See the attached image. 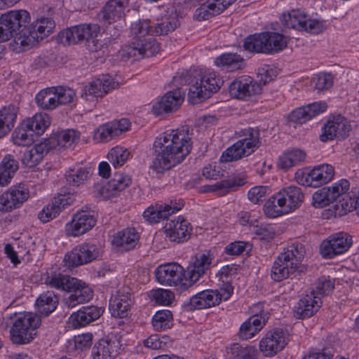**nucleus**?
<instances>
[{"mask_svg":"<svg viewBox=\"0 0 359 359\" xmlns=\"http://www.w3.org/2000/svg\"><path fill=\"white\" fill-rule=\"evenodd\" d=\"M172 83L177 88L166 93L153 105L152 111L156 115L174 111L180 107L184 93L180 86L189 85L188 97L192 103H197L217 93L224 81L214 70L194 67L178 71L172 78Z\"/></svg>","mask_w":359,"mask_h":359,"instance_id":"f257e3e1","label":"nucleus"},{"mask_svg":"<svg viewBox=\"0 0 359 359\" xmlns=\"http://www.w3.org/2000/svg\"><path fill=\"white\" fill-rule=\"evenodd\" d=\"M187 127L159 134L153 143L154 158L150 166L156 174H163L182 163L191 149Z\"/></svg>","mask_w":359,"mask_h":359,"instance_id":"f03ea898","label":"nucleus"},{"mask_svg":"<svg viewBox=\"0 0 359 359\" xmlns=\"http://www.w3.org/2000/svg\"><path fill=\"white\" fill-rule=\"evenodd\" d=\"M243 55L225 53L215 59V66L221 70L233 72L245 66L244 57L250 58L255 53L274 55L282 52L286 46H243Z\"/></svg>","mask_w":359,"mask_h":359,"instance_id":"7ed1b4c3","label":"nucleus"},{"mask_svg":"<svg viewBox=\"0 0 359 359\" xmlns=\"http://www.w3.org/2000/svg\"><path fill=\"white\" fill-rule=\"evenodd\" d=\"M260 143L259 130L257 128H245L241 130L239 139L222 153L220 161L228 163L248 156L259 148Z\"/></svg>","mask_w":359,"mask_h":359,"instance_id":"20e7f679","label":"nucleus"},{"mask_svg":"<svg viewBox=\"0 0 359 359\" xmlns=\"http://www.w3.org/2000/svg\"><path fill=\"white\" fill-rule=\"evenodd\" d=\"M180 25L178 15L172 13L168 18H165L161 23H158L154 27L149 25L146 20H140L133 22L131 25V32L138 39L139 45H154L156 39L152 36L156 35L167 34L174 31Z\"/></svg>","mask_w":359,"mask_h":359,"instance_id":"39448f33","label":"nucleus"},{"mask_svg":"<svg viewBox=\"0 0 359 359\" xmlns=\"http://www.w3.org/2000/svg\"><path fill=\"white\" fill-rule=\"evenodd\" d=\"M233 287L231 283L224 282L219 289H208L191 296L187 310H200L209 309L219 305L222 301H228L233 293Z\"/></svg>","mask_w":359,"mask_h":359,"instance_id":"423d86ee","label":"nucleus"},{"mask_svg":"<svg viewBox=\"0 0 359 359\" xmlns=\"http://www.w3.org/2000/svg\"><path fill=\"white\" fill-rule=\"evenodd\" d=\"M41 320L33 313H20L11 327V340L16 344H26L30 342L36 334V329Z\"/></svg>","mask_w":359,"mask_h":359,"instance_id":"0eeeda50","label":"nucleus"},{"mask_svg":"<svg viewBox=\"0 0 359 359\" xmlns=\"http://www.w3.org/2000/svg\"><path fill=\"white\" fill-rule=\"evenodd\" d=\"M100 32L98 24H81L60 32L55 42L61 45L94 43Z\"/></svg>","mask_w":359,"mask_h":359,"instance_id":"6e6552de","label":"nucleus"},{"mask_svg":"<svg viewBox=\"0 0 359 359\" xmlns=\"http://www.w3.org/2000/svg\"><path fill=\"white\" fill-rule=\"evenodd\" d=\"M27 25L22 26L15 38V45L39 43L53 33L55 27L54 20L49 18H41Z\"/></svg>","mask_w":359,"mask_h":359,"instance_id":"1a4fd4ad","label":"nucleus"},{"mask_svg":"<svg viewBox=\"0 0 359 359\" xmlns=\"http://www.w3.org/2000/svg\"><path fill=\"white\" fill-rule=\"evenodd\" d=\"M29 13L26 10H13L0 16V43L15 38L21 30L22 26L30 22Z\"/></svg>","mask_w":359,"mask_h":359,"instance_id":"9d476101","label":"nucleus"},{"mask_svg":"<svg viewBox=\"0 0 359 359\" xmlns=\"http://www.w3.org/2000/svg\"><path fill=\"white\" fill-rule=\"evenodd\" d=\"M156 280L161 285L175 286L180 291L190 287L184 268L175 262L160 265L155 270Z\"/></svg>","mask_w":359,"mask_h":359,"instance_id":"9b49d317","label":"nucleus"},{"mask_svg":"<svg viewBox=\"0 0 359 359\" xmlns=\"http://www.w3.org/2000/svg\"><path fill=\"white\" fill-rule=\"evenodd\" d=\"M334 174L330 164H320L313 169L298 170L295 172L296 181L303 186L318 187L331 181Z\"/></svg>","mask_w":359,"mask_h":359,"instance_id":"f8f14e48","label":"nucleus"},{"mask_svg":"<svg viewBox=\"0 0 359 359\" xmlns=\"http://www.w3.org/2000/svg\"><path fill=\"white\" fill-rule=\"evenodd\" d=\"M280 21L287 28L311 34H318L323 29L320 22L310 19L309 15L300 9H294L283 13Z\"/></svg>","mask_w":359,"mask_h":359,"instance_id":"ddd939ff","label":"nucleus"},{"mask_svg":"<svg viewBox=\"0 0 359 359\" xmlns=\"http://www.w3.org/2000/svg\"><path fill=\"white\" fill-rule=\"evenodd\" d=\"M353 243L352 237L344 232L330 236L320 245V252L323 258L332 259L345 253Z\"/></svg>","mask_w":359,"mask_h":359,"instance_id":"4468645a","label":"nucleus"},{"mask_svg":"<svg viewBox=\"0 0 359 359\" xmlns=\"http://www.w3.org/2000/svg\"><path fill=\"white\" fill-rule=\"evenodd\" d=\"M99 255L100 249L97 245L83 243L75 246L71 252L66 254L64 262L67 267H75L93 262Z\"/></svg>","mask_w":359,"mask_h":359,"instance_id":"2eb2a0df","label":"nucleus"},{"mask_svg":"<svg viewBox=\"0 0 359 359\" xmlns=\"http://www.w3.org/2000/svg\"><path fill=\"white\" fill-rule=\"evenodd\" d=\"M117 83L109 74L102 75L86 84L81 92V97L88 102L97 101L114 89Z\"/></svg>","mask_w":359,"mask_h":359,"instance_id":"dca6fc26","label":"nucleus"},{"mask_svg":"<svg viewBox=\"0 0 359 359\" xmlns=\"http://www.w3.org/2000/svg\"><path fill=\"white\" fill-rule=\"evenodd\" d=\"M350 130L351 126L344 116H330L321 127L319 140L323 142H327L334 139H344L348 135Z\"/></svg>","mask_w":359,"mask_h":359,"instance_id":"f3484780","label":"nucleus"},{"mask_svg":"<svg viewBox=\"0 0 359 359\" xmlns=\"http://www.w3.org/2000/svg\"><path fill=\"white\" fill-rule=\"evenodd\" d=\"M29 197V189L25 184L12 186L0 196V211L9 212L19 208Z\"/></svg>","mask_w":359,"mask_h":359,"instance_id":"a211bd4d","label":"nucleus"},{"mask_svg":"<svg viewBox=\"0 0 359 359\" xmlns=\"http://www.w3.org/2000/svg\"><path fill=\"white\" fill-rule=\"evenodd\" d=\"M288 341V334L282 328L268 331L259 341V349L264 356L271 357L284 348Z\"/></svg>","mask_w":359,"mask_h":359,"instance_id":"6ab92c4d","label":"nucleus"},{"mask_svg":"<svg viewBox=\"0 0 359 359\" xmlns=\"http://www.w3.org/2000/svg\"><path fill=\"white\" fill-rule=\"evenodd\" d=\"M96 224L93 212L81 210L75 213L72 220L65 226V231L68 236L76 237L86 233Z\"/></svg>","mask_w":359,"mask_h":359,"instance_id":"aec40b11","label":"nucleus"},{"mask_svg":"<svg viewBox=\"0 0 359 359\" xmlns=\"http://www.w3.org/2000/svg\"><path fill=\"white\" fill-rule=\"evenodd\" d=\"M232 97L240 100H245L262 92L261 83L249 76H242L233 81L229 87Z\"/></svg>","mask_w":359,"mask_h":359,"instance_id":"412c9836","label":"nucleus"},{"mask_svg":"<svg viewBox=\"0 0 359 359\" xmlns=\"http://www.w3.org/2000/svg\"><path fill=\"white\" fill-rule=\"evenodd\" d=\"M305 255V248L301 243H292L277 257L276 260L283 266L291 274H294Z\"/></svg>","mask_w":359,"mask_h":359,"instance_id":"4be33fe9","label":"nucleus"},{"mask_svg":"<svg viewBox=\"0 0 359 359\" xmlns=\"http://www.w3.org/2000/svg\"><path fill=\"white\" fill-rule=\"evenodd\" d=\"M74 201L75 196L74 194H59L51 203L44 206L39 212L38 217L43 223H46L55 218L62 209L72 205Z\"/></svg>","mask_w":359,"mask_h":359,"instance_id":"5701e85b","label":"nucleus"},{"mask_svg":"<svg viewBox=\"0 0 359 359\" xmlns=\"http://www.w3.org/2000/svg\"><path fill=\"white\" fill-rule=\"evenodd\" d=\"M103 311V309L97 306H82L77 311L73 312L70 315L67 320L68 327L72 329L85 327L97 320L102 316Z\"/></svg>","mask_w":359,"mask_h":359,"instance_id":"b1692460","label":"nucleus"},{"mask_svg":"<svg viewBox=\"0 0 359 359\" xmlns=\"http://www.w3.org/2000/svg\"><path fill=\"white\" fill-rule=\"evenodd\" d=\"M277 194L278 204L283 208L285 215L298 208L304 198L301 188L296 186H288L283 188Z\"/></svg>","mask_w":359,"mask_h":359,"instance_id":"393cba45","label":"nucleus"},{"mask_svg":"<svg viewBox=\"0 0 359 359\" xmlns=\"http://www.w3.org/2000/svg\"><path fill=\"white\" fill-rule=\"evenodd\" d=\"M183 205L182 201L175 203L172 201L170 203H158L155 206L151 205L147 208L143 212V217L149 223H158L181 210Z\"/></svg>","mask_w":359,"mask_h":359,"instance_id":"a878e982","label":"nucleus"},{"mask_svg":"<svg viewBox=\"0 0 359 359\" xmlns=\"http://www.w3.org/2000/svg\"><path fill=\"white\" fill-rule=\"evenodd\" d=\"M166 236L171 241L181 243L187 241L191 235L192 226L188 220L179 216L168 222L165 226Z\"/></svg>","mask_w":359,"mask_h":359,"instance_id":"bb28decb","label":"nucleus"},{"mask_svg":"<svg viewBox=\"0 0 359 359\" xmlns=\"http://www.w3.org/2000/svg\"><path fill=\"white\" fill-rule=\"evenodd\" d=\"M133 299L128 289L119 290L109 300V309L113 317L123 318L128 316Z\"/></svg>","mask_w":359,"mask_h":359,"instance_id":"cd10ccee","label":"nucleus"},{"mask_svg":"<svg viewBox=\"0 0 359 359\" xmlns=\"http://www.w3.org/2000/svg\"><path fill=\"white\" fill-rule=\"evenodd\" d=\"M214 257L210 252L199 253L196 256L195 260L189 265L186 272L190 287L206 273Z\"/></svg>","mask_w":359,"mask_h":359,"instance_id":"c85d7f7f","label":"nucleus"},{"mask_svg":"<svg viewBox=\"0 0 359 359\" xmlns=\"http://www.w3.org/2000/svg\"><path fill=\"white\" fill-rule=\"evenodd\" d=\"M128 4V0H109L97 13L99 21L109 25L116 22L123 16Z\"/></svg>","mask_w":359,"mask_h":359,"instance_id":"c756f323","label":"nucleus"},{"mask_svg":"<svg viewBox=\"0 0 359 359\" xmlns=\"http://www.w3.org/2000/svg\"><path fill=\"white\" fill-rule=\"evenodd\" d=\"M321 305L322 301L318 297L307 292L294 306L293 316L297 319L309 318L318 311Z\"/></svg>","mask_w":359,"mask_h":359,"instance_id":"7c9ffc66","label":"nucleus"},{"mask_svg":"<svg viewBox=\"0 0 359 359\" xmlns=\"http://www.w3.org/2000/svg\"><path fill=\"white\" fill-rule=\"evenodd\" d=\"M236 0H208L198 8L194 13V18L205 20L212 16L220 14Z\"/></svg>","mask_w":359,"mask_h":359,"instance_id":"2f4dec72","label":"nucleus"},{"mask_svg":"<svg viewBox=\"0 0 359 359\" xmlns=\"http://www.w3.org/2000/svg\"><path fill=\"white\" fill-rule=\"evenodd\" d=\"M69 291L70 294L65 299V304L70 309L90 301L93 297V290L77 278L76 283H74Z\"/></svg>","mask_w":359,"mask_h":359,"instance_id":"473e14b6","label":"nucleus"},{"mask_svg":"<svg viewBox=\"0 0 359 359\" xmlns=\"http://www.w3.org/2000/svg\"><path fill=\"white\" fill-rule=\"evenodd\" d=\"M289 43L290 41L283 34L264 32L249 35L245 39L243 45H287Z\"/></svg>","mask_w":359,"mask_h":359,"instance_id":"72a5a7b5","label":"nucleus"},{"mask_svg":"<svg viewBox=\"0 0 359 359\" xmlns=\"http://www.w3.org/2000/svg\"><path fill=\"white\" fill-rule=\"evenodd\" d=\"M42 279L48 287L61 290H70L74 283H76V278L54 271L53 269L47 271Z\"/></svg>","mask_w":359,"mask_h":359,"instance_id":"f704fd0d","label":"nucleus"},{"mask_svg":"<svg viewBox=\"0 0 359 359\" xmlns=\"http://www.w3.org/2000/svg\"><path fill=\"white\" fill-rule=\"evenodd\" d=\"M139 234L134 228H126L113 236L112 244L121 250L134 249L139 241Z\"/></svg>","mask_w":359,"mask_h":359,"instance_id":"c9c22d12","label":"nucleus"},{"mask_svg":"<svg viewBox=\"0 0 359 359\" xmlns=\"http://www.w3.org/2000/svg\"><path fill=\"white\" fill-rule=\"evenodd\" d=\"M58 304V297L53 292L47 291L43 292L36 299L35 309L37 314L41 319L42 316L46 317L52 313Z\"/></svg>","mask_w":359,"mask_h":359,"instance_id":"e433bc0d","label":"nucleus"},{"mask_svg":"<svg viewBox=\"0 0 359 359\" xmlns=\"http://www.w3.org/2000/svg\"><path fill=\"white\" fill-rule=\"evenodd\" d=\"M246 182V174L243 172L238 175H232L226 180L217 182L209 186L208 191L217 192L219 195H224L231 190H236L244 185Z\"/></svg>","mask_w":359,"mask_h":359,"instance_id":"4c0bfd02","label":"nucleus"},{"mask_svg":"<svg viewBox=\"0 0 359 359\" xmlns=\"http://www.w3.org/2000/svg\"><path fill=\"white\" fill-rule=\"evenodd\" d=\"M49 149L48 143L46 142H39L24 152L22 162L25 166L33 168L41 161Z\"/></svg>","mask_w":359,"mask_h":359,"instance_id":"58836bf2","label":"nucleus"},{"mask_svg":"<svg viewBox=\"0 0 359 359\" xmlns=\"http://www.w3.org/2000/svg\"><path fill=\"white\" fill-rule=\"evenodd\" d=\"M17 114L18 107L13 104L0 109V138L7 135L14 127Z\"/></svg>","mask_w":359,"mask_h":359,"instance_id":"ea45409f","label":"nucleus"},{"mask_svg":"<svg viewBox=\"0 0 359 359\" xmlns=\"http://www.w3.org/2000/svg\"><path fill=\"white\" fill-rule=\"evenodd\" d=\"M306 157L305 153L298 149L287 150L278 158V166L279 168L287 170L292 167L299 165Z\"/></svg>","mask_w":359,"mask_h":359,"instance_id":"a19ab883","label":"nucleus"},{"mask_svg":"<svg viewBox=\"0 0 359 359\" xmlns=\"http://www.w3.org/2000/svg\"><path fill=\"white\" fill-rule=\"evenodd\" d=\"M23 123L25 127L28 128L29 132H32L36 135H41L50 126V117L47 114L39 113L25 120Z\"/></svg>","mask_w":359,"mask_h":359,"instance_id":"79ce46f5","label":"nucleus"},{"mask_svg":"<svg viewBox=\"0 0 359 359\" xmlns=\"http://www.w3.org/2000/svg\"><path fill=\"white\" fill-rule=\"evenodd\" d=\"M89 176L90 171L88 168L81 164H75L69 167L65 173L67 183L75 187L83 184Z\"/></svg>","mask_w":359,"mask_h":359,"instance_id":"37998d69","label":"nucleus"},{"mask_svg":"<svg viewBox=\"0 0 359 359\" xmlns=\"http://www.w3.org/2000/svg\"><path fill=\"white\" fill-rule=\"evenodd\" d=\"M116 354V345L114 341L102 339L92 349L93 359H110Z\"/></svg>","mask_w":359,"mask_h":359,"instance_id":"c03bdc74","label":"nucleus"},{"mask_svg":"<svg viewBox=\"0 0 359 359\" xmlns=\"http://www.w3.org/2000/svg\"><path fill=\"white\" fill-rule=\"evenodd\" d=\"M37 105L43 109L53 110L58 107L55 86L39 91L35 97Z\"/></svg>","mask_w":359,"mask_h":359,"instance_id":"a18cd8bd","label":"nucleus"},{"mask_svg":"<svg viewBox=\"0 0 359 359\" xmlns=\"http://www.w3.org/2000/svg\"><path fill=\"white\" fill-rule=\"evenodd\" d=\"M264 327V320L249 318L244 321L239 328V337L248 340L255 337Z\"/></svg>","mask_w":359,"mask_h":359,"instance_id":"49530a36","label":"nucleus"},{"mask_svg":"<svg viewBox=\"0 0 359 359\" xmlns=\"http://www.w3.org/2000/svg\"><path fill=\"white\" fill-rule=\"evenodd\" d=\"M334 287V280L330 276H323L316 280L309 293L318 297L320 301H322L323 297L332 292Z\"/></svg>","mask_w":359,"mask_h":359,"instance_id":"de8ad7c7","label":"nucleus"},{"mask_svg":"<svg viewBox=\"0 0 359 359\" xmlns=\"http://www.w3.org/2000/svg\"><path fill=\"white\" fill-rule=\"evenodd\" d=\"M130 151L121 146H116L111 148L107 154V159L114 168L123 165L130 158Z\"/></svg>","mask_w":359,"mask_h":359,"instance_id":"09e8293b","label":"nucleus"},{"mask_svg":"<svg viewBox=\"0 0 359 359\" xmlns=\"http://www.w3.org/2000/svg\"><path fill=\"white\" fill-rule=\"evenodd\" d=\"M80 133L73 129L63 130L55 135L57 146L62 148H69L77 144Z\"/></svg>","mask_w":359,"mask_h":359,"instance_id":"8fccbe9b","label":"nucleus"},{"mask_svg":"<svg viewBox=\"0 0 359 359\" xmlns=\"http://www.w3.org/2000/svg\"><path fill=\"white\" fill-rule=\"evenodd\" d=\"M173 324L172 313L169 310L157 311L152 318V325L157 331H163L170 328Z\"/></svg>","mask_w":359,"mask_h":359,"instance_id":"3c124183","label":"nucleus"},{"mask_svg":"<svg viewBox=\"0 0 359 359\" xmlns=\"http://www.w3.org/2000/svg\"><path fill=\"white\" fill-rule=\"evenodd\" d=\"M231 353L236 359H257V350L251 346H243L233 344L230 348Z\"/></svg>","mask_w":359,"mask_h":359,"instance_id":"603ef678","label":"nucleus"},{"mask_svg":"<svg viewBox=\"0 0 359 359\" xmlns=\"http://www.w3.org/2000/svg\"><path fill=\"white\" fill-rule=\"evenodd\" d=\"M278 194L276 193L266 201L263 210L269 218H276L285 215L283 208L279 205Z\"/></svg>","mask_w":359,"mask_h":359,"instance_id":"864d4df0","label":"nucleus"},{"mask_svg":"<svg viewBox=\"0 0 359 359\" xmlns=\"http://www.w3.org/2000/svg\"><path fill=\"white\" fill-rule=\"evenodd\" d=\"M12 137L13 142L19 146H27L34 141L33 133L29 132L28 128L25 127L23 122L15 130Z\"/></svg>","mask_w":359,"mask_h":359,"instance_id":"5fc2aeb1","label":"nucleus"},{"mask_svg":"<svg viewBox=\"0 0 359 359\" xmlns=\"http://www.w3.org/2000/svg\"><path fill=\"white\" fill-rule=\"evenodd\" d=\"M18 168V161L11 154L6 155L0 163V171L9 180L13 177Z\"/></svg>","mask_w":359,"mask_h":359,"instance_id":"6e6d98bb","label":"nucleus"},{"mask_svg":"<svg viewBox=\"0 0 359 359\" xmlns=\"http://www.w3.org/2000/svg\"><path fill=\"white\" fill-rule=\"evenodd\" d=\"M118 137L117 130L114 129L111 122L100 126L95 132L94 139L98 142H107Z\"/></svg>","mask_w":359,"mask_h":359,"instance_id":"4d7b16f0","label":"nucleus"},{"mask_svg":"<svg viewBox=\"0 0 359 359\" xmlns=\"http://www.w3.org/2000/svg\"><path fill=\"white\" fill-rule=\"evenodd\" d=\"M271 192L269 186H255L248 191V198L252 203L259 204L266 200Z\"/></svg>","mask_w":359,"mask_h":359,"instance_id":"13d9d810","label":"nucleus"},{"mask_svg":"<svg viewBox=\"0 0 359 359\" xmlns=\"http://www.w3.org/2000/svg\"><path fill=\"white\" fill-rule=\"evenodd\" d=\"M278 69L269 65H264L257 69V79L263 85L273 81L278 74Z\"/></svg>","mask_w":359,"mask_h":359,"instance_id":"bf43d9fd","label":"nucleus"},{"mask_svg":"<svg viewBox=\"0 0 359 359\" xmlns=\"http://www.w3.org/2000/svg\"><path fill=\"white\" fill-rule=\"evenodd\" d=\"M131 183V178L128 175L116 173L114 177L109 182L108 188L114 191H121Z\"/></svg>","mask_w":359,"mask_h":359,"instance_id":"052dcab7","label":"nucleus"},{"mask_svg":"<svg viewBox=\"0 0 359 359\" xmlns=\"http://www.w3.org/2000/svg\"><path fill=\"white\" fill-rule=\"evenodd\" d=\"M350 183L347 180L342 179L327 187L332 201H337L341 196L346 194L349 189Z\"/></svg>","mask_w":359,"mask_h":359,"instance_id":"680f3d73","label":"nucleus"},{"mask_svg":"<svg viewBox=\"0 0 359 359\" xmlns=\"http://www.w3.org/2000/svg\"><path fill=\"white\" fill-rule=\"evenodd\" d=\"M333 203L327 187L315 191L312 196V204L316 208L325 207Z\"/></svg>","mask_w":359,"mask_h":359,"instance_id":"e2e57ef3","label":"nucleus"},{"mask_svg":"<svg viewBox=\"0 0 359 359\" xmlns=\"http://www.w3.org/2000/svg\"><path fill=\"white\" fill-rule=\"evenodd\" d=\"M126 49L124 50L128 54V57H130L133 53L135 55V53L138 52L139 55L142 57H149L154 56L156 53L160 50V46H126Z\"/></svg>","mask_w":359,"mask_h":359,"instance_id":"0e129e2a","label":"nucleus"},{"mask_svg":"<svg viewBox=\"0 0 359 359\" xmlns=\"http://www.w3.org/2000/svg\"><path fill=\"white\" fill-rule=\"evenodd\" d=\"M58 106L66 104L73 101L76 93L70 88L63 86H55Z\"/></svg>","mask_w":359,"mask_h":359,"instance_id":"69168bd1","label":"nucleus"},{"mask_svg":"<svg viewBox=\"0 0 359 359\" xmlns=\"http://www.w3.org/2000/svg\"><path fill=\"white\" fill-rule=\"evenodd\" d=\"M152 297L156 303L161 305H170L175 299L172 292L165 289H158L153 292Z\"/></svg>","mask_w":359,"mask_h":359,"instance_id":"338daca9","label":"nucleus"},{"mask_svg":"<svg viewBox=\"0 0 359 359\" xmlns=\"http://www.w3.org/2000/svg\"><path fill=\"white\" fill-rule=\"evenodd\" d=\"M313 81L318 90H327L333 85V77L331 74L320 73L316 76Z\"/></svg>","mask_w":359,"mask_h":359,"instance_id":"774afa93","label":"nucleus"}]
</instances>
